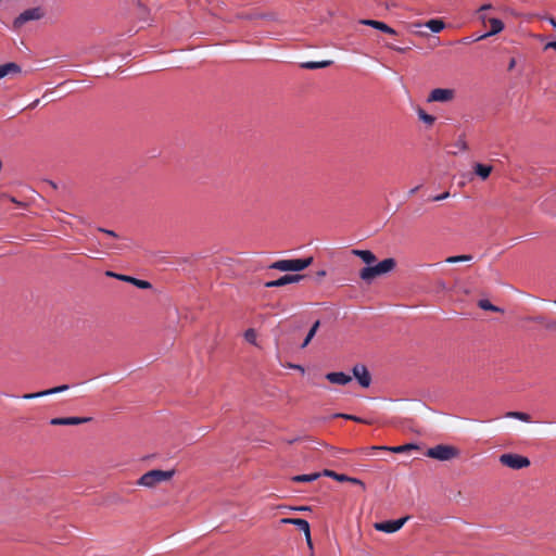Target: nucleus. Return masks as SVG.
Returning <instances> with one entry per match:
<instances>
[{
  "label": "nucleus",
  "mask_w": 556,
  "mask_h": 556,
  "mask_svg": "<svg viewBox=\"0 0 556 556\" xmlns=\"http://www.w3.org/2000/svg\"><path fill=\"white\" fill-rule=\"evenodd\" d=\"M396 266V261L392 257L384 258L374 266H366L359 271V277L367 283H370L374 279L379 276L386 275L392 271Z\"/></svg>",
  "instance_id": "1"
},
{
  "label": "nucleus",
  "mask_w": 556,
  "mask_h": 556,
  "mask_svg": "<svg viewBox=\"0 0 556 556\" xmlns=\"http://www.w3.org/2000/svg\"><path fill=\"white\" fill-rule=\"evenodd\" d=\"M175 475V470L153 469L142 475L137 481L138 485L146 488H155L157 484L169 481Z\"/></svg>",
  "instance_id": "2"
},
{
  "label": "nucleus",
  "mask_w": 556,
  "mask_h": 556,
  "mask_svg": "<svg viewBox=\"0 0 556 556\" xmlns=\"http://www.w3.org/2000/svg\"><path fill=\"white\" fill-rule=\"evenodd\" d=\"M313 263V257L293 258V260H279L270 265V268L281 271H301L307 268Z\"/></svg>",
  "instance_id": "3"
},
{
  "label": "nucleus",
  "mask_w": 556,
  "mask_h": 556,
  "mask_svg": "<svg viewBox=\"0 0 556 556\" xmlns=\"http://www.w3.org/2000/svg\"><path fill=\"white\" fill-rule=\"evenodd\" d=\"M46 12L45 9L41 7H34L29 8L25 11H23L21 14H18L14 21H13V29L18 30L21 29L26 23L33 22V21H39L42 17H45Z\"/></svg>",
  "instance_id": "4"
},
{
  "label": "nucleus",
  "mask_w": 556,
  "mask_h": 556,
  "mask_svg": "<svg viewBox=\"0 0 556 556\" xmlns=\"http://www.w3.org/2000/svg\"><path fill=\"white\" fill-rule=\"evenodd\" d=\"M426 455L439 460H450L458 455V451L454 446L439 444L429 448Z\"/></svg>",
  "instance_id": "5"
},
{
  "label": "nucleus",
  "mask_w": 556,
  "mask_h": 556,
  "mask_svg": "<svg viewBox=\"0 0 556 556\" xmlns=\"http://www.w3.org/2000/svg\"><path fill=\"white\" fill-rule=\"evenodd\" d=\"M500 463L503 466L518 470L530 466V459L526 456L513 453L502 454L500 456Z\"/></svg>",
  "instance_id": "6"
},
{
  "label": "nucleus",
  "mask_w": 556,
  "mask_h": 556,
  "mask_svg": "<svg viewBox=\"0 0 556 556\" xmlns=\"http://www.w3.org/2000/svg\"><path fill=\"white\" fill-rule=\"evenodd\" d=\"M408 516L400 518L397 520H388L382 522H376L374 525V528L377 531L386 532V533H394L399 531L405 522L408 520Z\"/></svg>",
  "instance_id": "7"
},
{
  "label": "nucleus",
  "mask_w": 556,
  "mask_h": 556,
  "mask_svg": "<svg viewBox=\"0 0 556 556\" xmlns=\"http://www.w3.org/2000/svg\"><path fill=\"white\" fill-rule=\"evenodd\" d=\"M454 97L455 91L453 89L435 88L429 93L427 101L446 103L452 101Z\"/></svg>",
  "instance_id": "8"
},
{
  "label": "nucleus",
  "mask_w": 556,
  "mask_h": 556,
  "mask_svg": "<svg viewBox=\"0 0 556 556\" xmlns=\"http://www.w3.org/2000/svg\"><path fill=\"white\" fill-rule=\"evenodd\" d=\"M353 376L363 388H368L371 383V377L367 367L363 364H356L353 369Z\"/></svg>",
  "instance_id": "9"
},
{
  "label": "nucleus",
  "mask_w": 556,
  "mask_h": 556,
  "mask_svg": "<svg viewBox=\"0 0 556 556\" xmlns=\"http://www.w3.org/2000/svg\"><path fill=\"white\" fill-rule=\"evenodd\" d=\"M88 417H58L52 418L50 424L53 426H76L89 421Z\"/></svg>",
  "instance_id": "10"
},
{
  "label": "nucleus",
  "mask_w": 556,
  "mask_h": 556,
  "mask_svg": "<svg viewBox=\"0 0 556 556\" xmlns=\"http://www.w3.org/2000/svg\"><path fill=\"white\" fill-rule=\"evenodd\" d=\"M303 277H304L303 275H299V274H295V275H285V276L280 277L279 279H277V280H271V281L266 282L265 287L266 288L282 287V286H286L288 283L298 282Z\"/></svg>",
  "instance_id": "11"
},
{
  "label": "nucleus",
  "mask_w": 556,
  "mask_h": 556,
  "mask_svg": "<svg viewBox=\"0 0 556 556\" xmlns=\"http://www.w3.org/2000/svg\"><path fill=\"white\" fill-rule=\"evenodd\" d=\"M359 24L374 27L382 33L389 34V35H396V30L387 25L383 22L376 21V20H359Z\"/></svg>",
  "instance_id": "12"
},
{
  "label": "nucleus",
  "mask_w": 556,
  "mask_h": 556,
  "mask_svg": "<svg viewBox=\"0 0 556 556\" xmlns=\"http://www.w3.org/2000/svg\"><path fill=\"white\" fill-rule=\"evenodd\" d=\"M489 24L491 26V29L490 31L479 36L478 38H476L475 40L478 41V40H483L490 36H493V35H496L498 33H501L503 29H504V23L498 20V18H495V17H492V18H489Z\"/></svg>",
  "instance_id": "13"
},
{
  "label": "nucleus",
  "mask_w": 556,
  "mask_h": 556,
  "mask_svg": "<svg viewBox=\"0 0 556 556\" xmlns=\"http://www.w3.org/2000/svg\"><path fill=\"white\" fill-rule=\"evenodd\" d=\"M281 522L282 523H289V525L296 526L298 529H300L301 531L304 532L305 538L309 540L311 528H309V523L305 519H301V518H283V519H281Z\"/></svg>",
  "instance_id": "14"
},
{
  "label": "nucleus",
  "mask_w": 556,
  "mask_h": 556,
  "mask_svg": "<svg viewBox=\"0 0 556 556\" xmlns=\"http://www.w3.org/2000/svg\"><path fill=\"white\" fill-rule=\"evenodd\" d=\"M21 66L14 62L0 65V79L9 76H15L21 73Z\"/></svg>",
  "instance_id": "15"
},
{
  "label": "nucleus",
  "mask_w": 556,
  "mask_h": 556,
  "mask_svg": "<svg viewBox=\"0 0 556 556\" xmlns=\"http://www.w3.org/2000/svg\"><path fill=\"white\" fill-rule=\"evenodd\" d=\"M326 379L331 382V383H334V384H341V386H345L348 384L349 382L352 381V377L344 374V372H341V371H338V372H329L326 375Z\"/></svg>",
  "instance_id": "16"
},
{
  "label": "nucleus",
  "mask_w": 556,
  "mask_h": 556,
  "mask_svg": "<svg viewBox=\"0 0 556 556\" xmlns=\"http://www.w3.org/2000/svg\"><path fill=\"white\" fill-rule=\"evenodd\" d=\"M116 279L129 282V283L136 286L139 289H151L152 288V285L149 281L137 279V278L131 277V276L116 275Z\"/></svg>",
  "instance_id": "17"
},
{
  "label": "nucleus",
  "mask_w": 556,
  "mask_h": 556,
  "mask_svg": "<svg viewBox=\"0 0 556 556\" xmlns=\"http://www.w3.org/2000/svg\"><path fill=\"white\" fill-rule=\"evenodd\" d=\"M351 253L357 257H359L364 263H366L368 266L374 264L377 261L376 255L369 251V250H357L354 249L351 251Z\"/></svg>",
  "instance_id": "18"
},
{
  "label": "nucleus",
  "mask_w": 556,
  "mask_h": 556,
  "mask_svg": "<svg viewBox=\"0 0 556 556\" xmlns=\"http://www.w3.org/2000/svg\"><path fill=\"white\" fill-rule=\"evenodd\" d=\"M416 448H417V445L412 444V443L399 445V446H392V447H388V446H372L371 447V450H384V451H390L393 453H404L406 451L416 450Z\"/></svg>",
  "instance_id": "19"
},
{
  "label": "nucleus",
  "mask_w": 556,
  "mask_h": 556,
  "mask_svg": "<svg viewBox=\"0 0 556 556\" xmlns=\"http://www.w3.org/2000/svg\"><path fill=\"white\" fill-rule=\"evenodd\" d=\"M473 169L476 175H478L481 179L485 180L492 173L493 167L490 165L477 163L475 164Z\"/></svg>",
  "instance_id": "20"
},
{
  "label": "nucleus",
  "mask_w": 556,
  "mask_h": 556,
  "mask_svg": "<svg viewBox=\"0 0 556 556\" xmlns=\"http://www.w3.org/2000/svg\"><path fill=\"white\" fill-rule=\"evenodd\" d=\"M432 33H440L445 28V23L442 20L433 18L425 24Z\"/></svg>",
  "instance_id": "21"
},
{
  "label": "nucleus",
  "mask_w": 556,
  "mask_h": 556,
  "mask_svg": "<svg viewBox=\"0 0 556 556\" xmlns=\"http://www.w3.org/2000/svg\"><path fill=\"white\" fill-rule=\"evenodd\" d=\"M332 64V61H321V62H303L301 63V67L305 70H317L324 68Z\"/></svg>",
  "instance_id": "22"
},
{
  "label": "nucleus",
  "mask_w": 556,
  "mask_h": 556,
  "mask_svg": "<svg viewBox=\"0 0 556 556\" xmlns=\"http://www.w3.org/2000/svg\"><path fill=\"white\" fill-rule=\"evenodd\" d=\"M321 476V472H314L309 475H299L291 478L293 482H312L317 480Z\"/></svg>",
  "instance_id": "23"
},
{
  "label": "nucleus",
  "mask_w": 556,
  "mask_h": 556,
  "mask_svg": "<svg viewBox=\"0 0 556 556\" xmlns=\"http://www.w3.org/2000/svg\"><path fill=\"white\" fill-rule=\"evenodd\" d=\"M319 326H320V321H319V320H316V321L313 324V326L311 327V329H309L308 333L306 334V337H305V339H304V341H303V343H302L301 348H303V349H304V348H306V346L309 344V342L312 341V339L315 337V334H316V332H317V330H318Z\"/></svg>",
  "instance_id": "24"
},
{
  "label": "nucleus",
  "mask_w": 556,
  "mask_h": 556,
  "mask_svg": "<svg viewBox=\"0 0 556 556\" xmlns=\"http://www.w3.org/2000/svg\"><path fill=\"white\" fill-rule=\"evenodd\" d=\"M505 417L518 419V420H521L525 422L531 421L530 415L527 413H522V412H508V413H506Z\"/></svg>",
  "instance_id": "25"
},
{
  "label": "nucleus",
  "mask_w": 556,
  "mask_h": 556,
  "mask_svg": "<svg viewBox=\"0 0 556 556\" xmlns=\"http://www.w3.org/2000/svg\"><path fill=\"white\" fill-rule=\"evenodd\" d=\"M321 476H325V477H330L339 482H345L348 481V476L346 475H342V473H337L336 471L333 470H329V469H325L323 472H321Z\"/></svg>",
  "instance_id": "26"
},
{
  "label": "nucleus",
  "mask_w": 556,
  "mask_h": 556,
  "mask_svg": "<svg viewBox=\"0 0 556 556\" xmlns=\"http://www.w3.org/2000/svg\"><path fill=\"white\" fill-rule=\"evenodd\" d=\"M472 260V255L470 254H463V255H455V256H448L445 258V262L448 264L459 263V262H469Z\"/></svg>",
  "instance_id": "27"
},
{
  "label": "nucleus",
  "mask_w": 556,
  "mask_h": 556,
  "mask_svg": "<svg viewBox=\"0 0 556 556\" xmlns=\"http://www.w3.org/2000/svg\"><path fill=\"white\" fill-rule=\"evenodd\" d=\"M419 119H421L427 125L431 126L435 122V117L426 113L422 109H418L417 111Z\"/></svg>",
  "instance_id": "28"
},
{
  "label": "nucleus",
  "mask_w": 556,
  "mask_h": 556,
  "mask_svg": "<svg viewBox=\"0 0 556 556\" xmlns=\"http://www.w3.org/2000/svg\"><path fill=\"white\" fill-rule=\"evenodd\" d=\"M238 17L245 18V20H255V18H270L271 15L252 12V13H242V14L238 15Z\"/></svg>",
  "instance_id": "29"
},
{
  "label": "nucleus",
  "mask_w": 556,
  "mask_h": 556,
  "mask_svg": "<svg viewBox=\"0 0 556 556\" xmlns=\"http://www.w3.org/2000/svg\"><path fill=\"white\" fill-rule=\"evenodd\" d=\"M478 306L485 311L502 312L500 307L493 305L489 300H480Z\"/></svg>",
  "instance_id": "30"
},
{
  "label": "nucleus",
  "mask_w": 556,
  "mask_h": 556,
  "mask_svg": "<svg viewBox=\"0 0 556 556\" xmlns=\"http://www.w3.org/2000/svg\"><path fill=\"white\" fill-rule=\"evenodd\" d=\"M244 339L252 343V344H256V332L254 329L250 328L248 329L245 332H244Z\"/></svg>",
  "instance_id": "31"
},
{
  "label": "nucleus",
  "mask_w": 556,
  "mask_h": 556,
  "mask_svg": "<svg viewBox=\"0 0 556 556\" xmlns=\"http://www.w3.org/2000/svg\"><path fill=\"white\" fill-rule=\"evenodd\" d=\"M68 388L70 387L67 384H62V386H59V387L46 390V393H47V395H51V394H55V393H60V392L66 391V390H68Z\"/></svg>",
  "instance_id": "32"
},
{
  "label": "nucleus",
  "mask_w": 556,
  "mask_h": 556,
  "mask_svg": "<svg viewBox=\"0 0 556 556\" xmlns=\"http://www.w3.org/2000/svg\"><path fill=\"white\" fill-rule=\"evenodd\" d=\"M336 417H342L344 419H349V420H353V421H356V422H362V424H368V421L357 417V416H354V415H348V414H338L336 415Z\"/></svg>",
  "instance_id": "33"
},
{
  "label": "nucleus",
  "mask_w": 556,
  "mask_h": 556,
  "mask_svg": "<svg viewBox=\"0 0 556 556\" xmlns=\"http://www.w3.org/2000/svg\"><path fill=\"white\" fill-rule=\"evenodd\" d=\"M42 396H47L46 390L36 392V393H26L23 395V399L33 400V399H38V397H42Z\"/></svg>",
  "instance_id": "34"
},
{
  "label": "nucleus",
  "mask_w": 556,
  "mask_h": 556,
  "mask_svg": "<svg viewBox=\"0 0 556 556\" xmlns=\"http://www.w3.org/2000/svg\"><path fill=\"white\" fill-rule=\"evenodd\" d=\"M346 482H351L353 484H357V485H361L363 490H365V484L362 480L357 479V478H353V477H349L348 476V481Z\"/></svg>",
  "instance_id": "35"
},
{
  "label": "nucleus",
  "mask_w": 556,
  "mask_h": 556,
  "mask_svg": "<svg viewBox=\"0 0 556 556\" xmlns=\"http://www.w3.org/2000/svg\"><path fill=\"white\" fill-rule=\"evenodd\" d=\"M448 197H450V192H444L442 194L433 197L432 201H442L444 199H447Z\"/></svg>",
  "instance_id": "36"
},
{
  "label": "nucleus",
  "mask_w": 556,
  "mask_h": 556,
  "mask_svg": "<svg viewBox=\"0 0 556 556\" xmlns=\"http://www.w3.org/2000/svg\"><path fill=\"white\" fill-rule=\"evenodd\" d=\"M99 231H101L103 233H106V235H109L111 237H114V238L118 237L113 230H109V229H104V228H99Z\"/></svg>",
  "instance_id": "37"
},
{
  "label": "nucleus",
  "mask_w": 556,
  "mask_h": 556,
  "mask_svg": "<svg viewBox=\"0 0 556 556\" xmlns=\"http://www.w3.org/2000/svg\"><path fill=\"white\" fill-rule=\"evenodd\" d=\"M546 49H554L556 50V41H551L545 46Z\"/></svg>",
  "instance_id": "38"
},
{
  "label": "nucleus",
  "mask_w": 556,
  "mask_h": 556,
  "mask_svg": "<svg viewBox=\"0 0 556 556\" xmlns=\"http://www.w3.org/2000/svg\"><path fill=\"white\" fill-rule=\"evenodd\" d=\"M422 25L424 24H421L420 22H415L410 24V28L419 29V27H421Z\"/></svg>",
  "instance_id": "39"
},
{
  "label": "nucleus",
  "mask_w": 556,
  "mask_h": 556,
  "mask_svg": "<svg viewBox=\"0 0 556 556\" xmlns=\"http://www.w3.org/2000/svg\"><path fill=\"white\" fill-rule=\"evenodd\" d=\"M388 47H389L390 49H393V50L397 51V52H404V51H405V49H404V48L394 47V46H388Z\"/></svg>",
  "instance_id": "40"
},
{
  "label": "nucleus",
  "mask_w": 556,
  "mask_h": 556,
  "mask_svg": "<svg viewBox=\"0 0 556 556\" xmlns=\"http://www.w3.org/2000/svg\"><path fill=\"white\" fill-rule=\"evenodd\" d=\"M291 368H294L295 370H300L304 372V368L301 365H290Z\"/></svg>",
  "instance_id": "41"
},
{
  "label": "nucleus",
  "mask_w": 556,
  "mask_h": 556,
  "mask_svg": "<svg viewBox=\"0 0 556 556\" xmlns=\"http://www.w3.org/2000/svg\"><path fill=\"white\" fill-rule=\"evenodd\" d=\"M515 65H516V61H515V59H511L508 64V70L511 71L515 67Z\"/></svg>",
  "instance_id": "42"
},
{
  "label": "nucleus",
  "mask_w": 556,
  "mask_h": 556,
  "mask_svg": "<svg viewBox=\"0 0 556 556\" xmlns=\"http://www.w3.org/2000/svg\"><path fill=\"white\" fill-rule=\"evenodd\" d=\"M39 104V99L35 100L34 102H31L28 108L29 109H35L37 105Z\"/></svg>",
  "instance_id": "43"
},
{
  "label": "nucleus",
  "mask_w": 556,
  "mask_h": 556,
  "mask_svg": "<svg viewBox=\"0 0 556 556\" xmlns=\"http://www.w3.org/2000/svg\"><path fill=\"white\" fill-rule=\"evenodd\" d=\"M491 9V4H483L479 11H484Z\"/></svg>",
  "instance_id": "44"
},
{
  "label": "nucleus",
  "mask_w": 556,
  "mask_h": 556,
  "mask_svg": "<svg viewBox=\"0 0 556 556\" xmlns=\"http://www.w3.org/2000/svg\"><path fill=\"white\" fill-rule=\"evenodd\" d=\"M413 33L419 36H427V33L424 31L413 30Z\"/></svg>",
  "instance_id": "45"
},
{
  "label": "nucleus",
  "mask_w": 556,
  "mask_h": 556,
  "mask_svg": "<svg viewBox=\"0 0 556 556\" xmlns=\"http://www.w3.org/2000/svg\"><path fill=\"white\" fill-rule=\"evenodd\" d=\"M116 275H117V274H115V273H113V271H106V276H109V277H114V278H116Z\"/></svg>",
  "instance_id": "46"
},
{
  "label": "nucleus",
  "mask_w": 556,
  "mask_h": 556,
  "mask_svg": "<svg viewBox=\"0 0 556 556\" xmlns=\"http://www.w3.org/2000/svg\"><path fill=\"white\" fill-rule=\"evenodd\" d=\"M296 510H309L311 508L307 507V506H302V507H298L295 508Z\"/></svg>",
  "instance_id": "47"
},
{
  "label": "nucleus",
  "mask_w": 556,
  "mask_h": 556,
  "mask_svg": "<svg viewBox=\"0 0 556 556\" xmlns=\"http://www.w3.org/2000/svg\"><path fill=\"white\" fill-rule=\"evenodd\" d=\"M317 276L318 277H324V276H326V271L325 270H320V271L317 273Z\"/></svg>",
  "instance_id": "48"
},
{
  "label": "nucleus",
  "mask_w": 556,
  "mask_h": 556,
  "mask_svg": "<svg viewBox=\"0 0 556 556\" xmlns=\"http://www.w3.org/2000/svg\"><path fill=\"white\" fill-rule=\"evenodd\" d=\"M549 22H551V24L553 25V27L556 30V21L554 18H551Z\"/></svg>",
  "instance_id": "49"
},
{
  "label": "nucleus",
  "mask_w": 556,
  "mask_h": 556,
  "mask_svg": "<svg viewBox=\"0 0 556 556\" xmlns=\"http://www.w3.org/2000/svg\"><path fill=\"white\" fill-rule=\"evenodd\" d=\"M306 542H307L308 546L312 547V538L311 536H309V540L306 539Z\"/></svg>",
  "instance_id": "50"
},
{
  "label": "nucleus",
  "mask_w": 556,
  "mask_h": 556,
  "mask_svg": "<svg viewBox=\"0 0 556 556\" xmlns=\"http://www.w3.org/2000/svg\"><path fill=\"white\" fill-rule=\"evenodd\" d=\"M10 201L17 203V201L14 198H10Z\"/></svg>",
  "instance_id": "51"
},
{
  "label": "nucleus",
  "mask_w": 556,
  "mask_h": 556,
  "mask_svg": "<svg viewBox=\"0 0 556 556\" xmlns=\"http://www.w3.org/2000/svg\"><path fill=\"white\" fill-rule=\"evenodd\" d=\"M555 303H556V301H555Z\"/></svg>",
  "instance_id": "52"
}]
</instances>
